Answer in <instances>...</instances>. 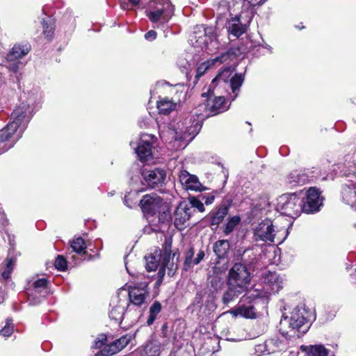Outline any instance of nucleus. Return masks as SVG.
Listing matches in <instances>:
<instances>
[{
	"instance_id": "1",
	"label": "nucleus",
	"mask_w": 356,
	"mask_h": 356,
	"mask_svg": "<svg viewBox=\"0 0 356 356\" xmlns=\"http://www.w3.org/2000/svg\"><path fill=\"white\" fill-rule=\"evenodd\" d=\"M167 128L166 131H161L160 136L165 140H169L171 148L177 151L184 149L192 141L200 129V124L188 116L176 125L170 124Z\"/></svg>"
},
{
	"instance_id": "2",
	"label": "nucleus",
	"mask_w": 356,
	"mask_h": 356,
	"mask_svg": "<svg viewBox=\"0 0 356 356\" xmlns=\"http://www.w3.org/2000/svg\"><path fill=\"white\" fill-rule=\"evenodd\" d=\"M312 314L305 307H296L289 316L284 314L280 322V332L285 337H300L308 328Z\"/></svg>"
},
{
	"instance_id": "3",
	"label": "nucleus",
	"mask_w": 356,
	"mask_h": 356,
	"mask_svg": "<svg viewBox=\"0 0 356 356\" xmlns=\"http://www.w3.org/2000/svg\"><path fill=\"white\" fill-rule=\"evenodd\" d=\"M175 15V6L170 0H151L149 1L145 15L157 29H164Z\"/></svg>"
},
{
	"instance_id": "4",
	"label": "nucleus",
	"mask_w": 356,
	"mask_h": 356,
	"mask_svg": "<svg viewBox=\"0 0 356 356\" xmlns=\"http://www.w3.org/2000/svg\"><path fill=\"white\" fill-rule=\"evenodd\" d=\"M283 287V278L275 272H265L261 277V284L254 286L247 293L246 299L267 298L278 293Z\"/></svg>"
},
{
	"instance_id": "5",
	"label": "nucleus",
	"mask_w": 356,
	"mask_h": 356,
	"mask_svg": "<svg viewBox=\"0 0 356 356\" xmlns=\"http://www.w3.org/2000/svg\"><path fill=\"white\" fill-rule=\"evenodd\" d=\"M140 208L145 214L154 215L159 213V220L162 223L171 219V213L168 204L156 193L145 195L140 201Z\"/></svg>"
},
{
	"instance_id": "6",
	"label": "nucleus",
	"mask_w": 356,
	"mask_h": 356,
	"mask_svg": "<svg viewBox=\"0 0 356 356\" xmlns=\"http://www.w3.org/2000/svg\"><path fill=\"white\" fill-rule=\"evenodd\" d=\"M151 280L143 274L139 273L129 285V298L130 302L136 306H141L149 296L148 285Z\"/></svg>"
},
{
	"instance_id": "7",
	"label": "nucleus",
	"mask_w": 356,
	"mask_h": 356,
	"mask_svg": "<svg viewBox=\"0 0 356 356\" xmlns=\"http://www.w3.org/2000/svg\"><path fill=\"white\" fill-rule=\"evenodd\" d=\"M302 203V197L296 193L283 194L278 199L277 208L282 214L296 218L303 212Z\"/></svg>"
},
{
	"instance_id": "8",
	"label": "nucleus",
	"mask_w": 356,
	"mask_h": 356,
	"mask_svg": "<svg viewBox=\"0 0 356 356\" xmlns=\"http://www.w3.org/2000/svg\"><path fill=\"white\" fill-rule=\"evenodd\" d=\"M281 231L276 229L273 221L266 218L259 222L254 229V238L256 241L264 243H275V238L280 243L286 237V234L283 238L278 237Z\"/></svg>"
},
{
	"instance_id": "9",
	"label": "nucleus",
	"mask_w": 356,
	"mask_h": 356,
	"mask_svg": "<svg viewBox=\"0 0 356 356\" xmlns=\"http://www.w3.org/2000/svg\"><path fill=\"white\" fill-rule=\"evenodd\" d=\"M229 74L230 71L229 70H224L219 73L212 81L210 88H212L213 90H215L217 86L219 88L225 87V86H229L233 94V95H230V98L234 100L238 96L240 88L244 81V76L242 74H236L231 78L229 82H228L227 78L229 76ZM213 92L214 91H213Z\"/></svg>"
},
{
	"instance_id": "10",
	"label": "nucleus",
	"mask_w": 356,
	"mask_h": 356,
	"mask_svg": "<svg viewBox=\"0 0 356 356\" xmlns=\"http://www.w3.org/2000/svg\"><path fill=\"white\" fill-rule=\"evenodd\" d=\"M156 140V138L154 135L143 134L136 143L131 141L130 145L140 161L148 162L153 160V147Z\"/></svg>"
},
{
	"instance_id": "11",
	"label": "nucleus",
	"mask_w": 356,
	"mask_h": 356,
	"mask_svg": "<svg viewBox=\"0 0 356 356\" xmlns=\"http://www.w3.org/2000/svg\"><path fill=\"white\" fill-rule=\"evenodd\" d=\"M205 101L207 103L198 105L195 113L200 120L224 112L227 109V102L222 96L214 97L213 99L210 96Z\"/></svg>"
},
{
	"instance_id": "12",
	"label": "nucleus",
	"mask_w": 356,
	"mask_h": 356,
	"mask_svg": "<svg viewBox=\"0 0 356 356\" xmlns=\"http://www.w3.org/2000/svg\"><path fill=\"white\" fill-rule=\"evenodd\" d=\"M24 130L19 129L15 122H9L0 130V154L8 151L22 137Z\"/></svg>"
},
{
	"instance_id": "13",
	"label": "nucleus",
	"mask_w": 356,
	"mask_h": 356,
	"mask_svg": "<svg viewBox=\"0 0 356 356\" xmlns=\"http://www.w3.org/2000/svg\"><path fill=\"white\" fill-rule=\"evenodd\" d=\"M250 281V274L246 267L241 264H236L229 273L228 284L245 291Z\"/></svg>"
},
{
	"instance_id": "14",
	"label": "nucleus",
	"mask_w": 356,
	"mask_h": 356,
	"mask_svg": "<svg viewBox=\"0 0 356 356\" xmlns=\"http://www.w3.org/2000/svg\"><path fill=\"white\" fill-rule=\"evenodd\" d=\"M302 199V210L306 213L317 212L323 205V197L319 190L315 187L309 188L305 193Z\"/></svg>"
},
{
	"instance_id": "15",
	"label": "nucleus",
	"mask_w": 356,
	"mask_h": 356,
	"mask_svg": "<svg viewBox=\"0 0 356 356\" xmlns=\"http://www.w3.org/2000/svg\"><path fill=\"white\" fill-rule=\"evenodd\" d=\"M47 280L40 278L33 282L31 286L27 289L29 304L36 305L47 294Z\"/></svg>"
},
{
	"instance_id": "16",
	"label": "nucleus",
	"mask_w": 356,
	"mask_h": 356,
	"mask_svg": "<svg viewBox=\"0 0 356 356\" xmlns=\"http://www.w3.org/2000/svg\"><path fill=\"white\" fill-rule=\"evenodd\" d=\"M31 117L32 111L30 104L22 102L13 111L10 122H15L19 129L24 131Z\"/></svg>"
},
{
	"instance_id": "17",
	"label": "nucleus",
	"mask_w": 356,
	"mask_h": 356,
	"mask_svg": "<svg viewBox=\"0 0 356 356\" xmlns=\"http://www.w3.org/2000/svg\"><path fill=\"white\" fill-rule=\"evenodd\" d=\"M192 214L191 208L186 202L180 203L174 213V224L179 230L184 229L189 223L188 220Z\"/></svg>"
},
{
	"instance_id": "18",
	"label": "nucleus",
	"mask_w": 356,
	"mask_h": 356,
	"mask_svg": "<svg viewBox=\"0 0 356 356\" xmlns=\"http://www.w3.org/2000/svg\"><path fill=\"white\" fill-rule=\"evenodd\" d=\"M142 177L146 184L150 188H155L161 186L166 177V172L164 169L157 168L153 170H144Z\"/></svg>"
},
{
	"instance_id": "19",
	"label": "nucleus",
	"mask_w": 356,
	"mask_h": 356,
	"mask_svg": "<svg viewBox=\"0 0 356 356\" xmlns=\"http://www.w3.org/2000/svg\"><path fill=\"white\" fill-rule=\"evenodd\" d=\"M179 179L181 185L186 190L201 191L204 189L198 178L195 175L189 174L185 170L179 172Z\"/></svg>"
},
{
	"instance_id": "20",
	"label": "nucleus",
	"mask_w": 356,
	"mask_h": 356,
	"mask_svg": "<svg viewBox=\"0 0 356 356\" xmlns=\"http://www.w3.org/2000/svg\"><path fill=\"white\" fill-rule=\"evenodd\" d=\"M131 336L124 335L113 342L105 346L102 350V355H112L122 350L130 342Z\"/></svg>"
},
{
	"instance_id": "21",
	"label": "nucleus",
	"mask_w": 356,
	"mask_h": 356,
	"mask_svg": "<svg viewBox=\"0 0 356 356\" xmlns=\"http://www.w3.org/2000/svg\"><path fill=\"white\" fill-rule=\"evenodd\" d=\"M244 12L242 11L240 15H236L234 17L231 18L227 24L228 33L235 38H239L246 31V26L243 24L240 20Z\"/></svg>"
},
{
	"instance_id": "22",
	"label": "nucleus",
	"mask_w": 356,
	"mask_h": 356,
	"mask_svg": "<svg viewBox=\"0 0 356 356\" xmlns=\"http://www.w3.org/2000/svg\"><path fill=\"white\" fill-rule=\"evenodd\" d=\"M170 248L171 242H166L165 247L163 250V259L162 264L165 267V268H168V275L173 276L177 266V264H175L173 262L174 257H175V253H173L172 255H171Z\"/></svg>"
},
{
	"instance_id": "23",
	"label": "nucleus",
	"mask_w": 356,
	"mask_h": 356,
	"mask_svg": "<svg viewBox=\"0 0 356 356\" xmlns=\"http://www.w3.org/2000/svg\"><path fill=\"white\" fill-rule=\"evenodd\" d=\"M309 181V175L302 170H293L291 172L286 178V181L291 187L298 185H304Z\"/></svg>"
},
{
	"instance_id": "24",
	"label": "nucleus",
	"mask_w": 356,
	"mask_h": 356,
	"mask_svg": "<svg viewBox=\"0 0 356 356\" xmlns=\"http://www.w3.org/2000/svg\"><path fill=\"white\" fill-rule=\"evenodd\" d=\"M228 58L227 54H222L220 56H216L214 58L207 60L201 63L197 68L196 77H200L204 74L208 69L216 64H221L226 61Z\"/></svg>"
},
{
	"instance_id": "25",
	"label": "nucleus",
	"mask_w": 356,
	"mask_h": 356,
	"mask_svg": "<svg viewBox=\"0 0 356 356\" xmlns=\"http://www.w3.org/2000/svg\"><path fill=\"white\" fill-rule=\"evenodd\" d=\"M111 306L112 308L109 312V317L111 319L120 323L124 314V304L122 303V302L118 300V298H116L112 300Z\"/></svg>"
},
{
	"instance_id": "26",
	"label": "nucleus",
	"mask_w": 356,
	"mask_h": 356,
	"mask_svg": "<svg viewBox=\"0 0 356 356\" xmlns=\"http://www.w3.org/2000/svg\"><path fill=\"white\" fill-rule=\"evenodd\" d=\"M342 200L356 211V185L346 186L342 190Z\"/></svg>"
},
{
	"instance_id": "27",
	"label": "nucleus",
	"mask_w": 356,
	"mask_h": 356,
	"mask_svg": "<svg viewBox=\"0 0 356 356\" xmlns=\"http://www.w3.org/2000/svg\"><path fill=\"white\" fill-rule=\"evenodd\" d=\"M234 316H241L246 318H256L254 307L251 305H241L229 311Z\"/></svg>"
},
{
	"instance_id": "28",
	"label": "nucleus",
	"mask_w": 356,
	"mask_h": 356,
	"mask_svg": "<svg viewBox=\"0 0 356 356\" xmlns=\"http://www.w3.org/2000/svg\"><path fill=\"white\" fill-rule=\"evenodd\" d=\"M30 49L31 47L29 44H15L7 54L6 60L7 61L18 60L26 55L29 52Z\"/></svg>"
},
{
	"instance_id": "29",
	"label": "nucleus",
	"mask_w": 356,
	"mask_h": 356,
	"mask_svg": "<svg viewBox=\"0 0 356 356\" xmlns=\"http://www.w3.org/2000/svg\"><path fill=\"white\" fill-rule=\"evenodd\" d=\"M156 107L159 114L165 115L176 109L177 104L168 97H163L157 101Z\"/></svg>"
},
{
	"instance_id": "30",
	"label": "nucleus",
	"mask_w": 356,
	"mask_h": 356,
	"mask_svg": "<svg viewBox=\"0 0 356 356\" xmlns=\"http://www.w3.org/2000/svg\"><path fill=\"white\" fill-rule=\"evenodd\" d=\"M300 350L307 356H327V350L322 345L301 346Z\"/></svg>"
},
{
	"instance_id": "31",
	"label": "nucleus",
	"mask_w": 356,
	"mask_h": 356,
	"mask_svg": "<svg viewBox=\"0 0 356 356\" xmlns=\"http://www.w3.org/2000/svg\"><path fill=\"white\" fill-rule=\"evenodd\" d=\"M230 248L229 242L227 240H218L213 244V252L218 258L225 257Z\"/></svg>"
},
{
	"instance_id": "32",
	"label": "nucleus",
	"mask_w": 356,
	"mask_h": 356,
	"mask_svg": "<svg viewBox=\"0 0 356 356\" xmlns=\"http://www.w3.org/2000/svg\"><path fill=\"white\" fill-rule=\"evenodd\" d=\"M228 213V208L222 206L218 209L209 215L211 225L218 226L225 218Z\"/></svg>"
},
{
	"instance_id": "33",
	"label": "nucleus",
	"mask_w": 356,
	"mask_h": 356,
	"mask_svg": "<svg viewBox=\"0 0 356 356\" xmlns=\"http://www.w3.org/2000/svg\"><path fill=\"white\" fill-rule=\"evenodd\" d=\"M244 291L239 290V288L229 285V288L227 291L224 293L222 297V302L225 305L229 304L233 301L236 297L242 293Z\"/></svg>"
},
{
	"instance_id": "34",
	"label": "nucleus",
	"mask_w": 356,
	"mask_h": 356,
	"mask_svg": "<svg viewBox=\"0 0 356 356\" xmlns=\"http://www.w3.org/2000/svg\"><path fill=\"white\" fill-rule=\"evenodd\" d=\"M162 309L161 304L159 301H155L149 307V316L147 320V325H151L156 319Z\"/></svg>"
},
{
	"instance_id": "35",
	"label": "nucleus",
	"mask_w": 356,
	"mask_h": 356,
	"mask_svg": "<svg viewBox=\"0 0 356 356\" xmlns=\"http://www.w3.org/2000/svg\"><path fill=\"white\" fill-rule=\"evenodd\" d=\"M43 33L48 39H51L54 33V22L50 17L42 21Z\"/></svg>"
},
{
	"instance_id": "36",
	"label": "nucleus",
	"mask_w": 356,
	"mask_h": 356,
	"mask_svg": "<svg viewBox=\"0 0 356 356\" xmlns=\"http://www.w3.org/2000/svg\"><path fill=\"white\" fill-rule=\"evenodd\" d=\"M15 260L12 258H6L5 265L2 268L1 277L7 280L10 277V275L15 266Z\"/></svg>"
},
{
	"instance_id": "37",
	"label": "nucleus",
	"mask_w": 356,
	"mask_h": 356,
	"mask_svg": "<svg viewBox=\"0 0 356 356\" xmlns=\"http://www.w3.org/2000/svg\"><path fill=\"white\" fill-rule=\"evenodd\" d=\"M159 345L153 342H149L145 346L142 356H159Z\"/></svg>"
},
{
	"instance_id": "38",
	"label": "nucleus",
	"mask_w": 356,
	"mask_h": 356,
	"mask_svg": "<svg viewBox=\"0 0 356 356\" xmlns=\"http://www.w3.org/2000/svg\"><path fill=\"white\" fill-rule=\"evenodd\" d=\"M266 0H244L243 3V9L246 8L248 17H250L248 22L250 21L253 15V8L257 5L264 3Z\"/></svg>"
},
{
	"instance_id": "39",
	"label": "nucleus",
	"mask_w": 356,
	"mask_h": 356,
	"mask_svg": "<svg viewBox=\"0 0 356 356\" xmlns=\"http://www.w3.org/2000/svg\"><path fill=\"white\" fill-rule=\"evenodd\" d=\"M218 17V21L220 20L223 17L226 16L227 13L232 15L231 8L228 2L226 0H221L218 6L217 9Z\"/></svg>"
},
{
	"instance_id": "40",
	"label": "nucleus",
	"mask_w": 356,
	"mask_h": 356,
	"mask_svg": "<svg viewBox=\"0 0 356 356\" xmlns=\"http://www.w3.org/2000/svg\"><path fill=\"white\" fill-rule=\"evenodd\" d=\"M70 246L73 251L78 254L83 253L86 248L85 241L81 237H78L72 240Z\"/></svg>"
},
{
	"instance_id": "41",
	"label": "nucleus",
	"mask_w": 356,
	"mask_h": 356,
	"mask_svg": "<svg viewBox=\"0 0 356 356\" xmlns=\"http://www.w3.org/2000/svg\"><path fill=\"white\" fill-rule=\"evenodd\" d=\"M146 264L145 268L147 271H154L157 269L160 259L159 256L149 255L145 257Z\"/></svg>"
},
{
	"instance_id": "42",
	"label": "nucleus",
	"mask_w": 356,
	"mask_h": 356,
	"mask_svg": "<svg viewBox=\"0 0 356 356\" xmlns=\"http://www.w3.org/2000/svg\"><path fill=\"white\" fill-rule=\"evenodd\" d=\"M194 256V249L193 248H190L188 251L185 252V260L184 264V270H188V269L193 268L195 265H196L195 262V259H193Z\"/></svg>"
},
{
	"instance_id": "43",
	"label": "nucleus",
	"mask_w": 356,
	"mask_h": 356,
	"mask_svg": "<svg viewBox=\"0 0 356 356\" xmlns=\"http://www.w3.org/2000/svg\"><path fill=\"white\" fill-rule=\"evenodd\" d=\"M241 221V218L238 216H234L231 218L223 230V232L225 235H229L231 234L235 227L239 224Z\"/></svg>"
},
{
	"instance_id": "44",
	"label": "nucleus",
	"mask_w": 356,
	"mask_h": 356,
	"mask_svg": "<svg viewBox=\"0 0 356 356\" xmlns=\"http://www.w3.org/2000/svg\"><path fill=\"white\" fill-rule=\"evenodd\" d=\"M13 332L12 320L8 319L6 325L1 330L0 334L5 337H9Z\"/></svg>"
},
{
	"instance_id": "45",
	"label": "nucleus",
	"mask_w": 356,
	"mask_h": 356,
	"mask_svg": "<svg viewBox=\"0 0 356 356\" xmlns=\"http://www.w3.org/2000/svg\"><path fill=\"white\" fill-rule=\"evenodd\" d=\"M54 265L56 268L60 271L65 270L67 266V261L62 255H58L57 258L56 259Z\"/></svg>"
},
{
	"instance_id": "46",
	"label": "nucleus",
	"mask_w": 356,
	"mask_h": 356,
	"mask_svg": "<svg viewBox=\"0 0 356 356\" xmlns=\"http://www.w3.org/2000/svg\"><path fill=\"white\" fill-rule=\"evenodd\" d=\"M188 204L191 207V210L193 209V208H195L200 212H203L204 211V206L202 201L195 197L191 198L190 204Z\"/></svg>"
},
{
	"instance_id": "47",
	"label": "nucleus",
	"mask_w": 356,
	"mask_h": 356,
	"mask_svg": "<svg viewBox=\"0 0 356 356\" xmlns=\"http://www.w3.org/2000/svg\"><path fill=\"white\" fill-rule=\"evenodd\" d=\"M132 195L133 194L131 193H129L124 196V203L129 208H132L133 206L136 204L131 200Z\"/></svg>"
},
{
	"instance_id": "48",
	"label": "nucleus",
	"mask_w": 356,
	"mask_h": 356,
	"mask_svg": "<svg viewBox=\"0 0 356 356\" xmlns=\"http://www.w3.org/2000/svg\"><path fill=\"white\" fill-rule=\"evenodd\" d=\"M8 68L10 71L16 72L18 70L19 65L20 63L19 61H17V60H13V61H8Z\"/></svg>"
},
{
	"instance_id": "49",
	"label": "nucleus",
	"mask_w": 356,
	"mask_h": 356,
	"mask_svg": "<svg viewBox=\"0 0 356 356\" xmlns=\"http://www.w3.org/2000/svg\"><path fill=\"white\" fill-rule=\"evenodd\" d=\"M157 33L154 30H150L145 34V38L148 41H153L156 38Z\"/></svg>"
},
{
	"instance_id": "50",
	"label": "nucleus",
	"mask_w": 356,
	"mask_h": 356,
	"mask_svg": "<svg viewBox=\"0 0 356 356\" xmlns=\"http://www.w3.org/2000/svg\"><path fill=\"white\" fill-rule=\"evenodd\" d=\"M106 341V337L105 336H102L101 339L98 338L95 341V347L96 348H101Z\"/></svg>"
},
{
	"instance_id": "51",
	"label": "nucleus",
	"mask_w": 356,
	"mask_h": 356,
	"mask_svg": "<svg viewBox=\"0 0 356 356\" xmlns=\"http://www.w3.org/2000/svg\"><path fill=\"white\" fill-rule=\"evenodd\" d=\"M205 253L203 250H200L197 254L196 257L195 258V264L197 265L204 257Z\"/></svg>"
},
{
	"instance_id": "52",
	"label": "nucleus",
	"mask_w": 356,
	"mask_h": 356,
	"mask_svg": "<svg viewBox=\"0 0 356 356\" xmlns=\"http://www.w3.org/2000/svg\"><path fill=\"white\" fill-rule=\"evenodd\" d=\"M214 198H215L214 196L212 195H209L207 196L202 197V200L204 201V203L207 205L212 204L214 201Z\"/></svg>"
},
{
	"instance_id": "53",
	"label": "nucleus",
	"mask_w": 356,
	"mask_h": 356,
	"mask_svg": "<svg viewBox=\"0 0 356 356\" xmlns=\"http://www.w3.org/2000/svg\"><path fill=\"white\" fill-rule=\"evenodd\" d=\"M165 267L162 265V266L161 267V268L159 270V272H158V278H159V282H161L164 275H165Z\"/></svg>"
},
{
	"instance_id": "54",
	"label": "nucleus",
	"mask_w": 356,
	"mask_h": 356,
	"mask_svg": "<svg viewBox=\"0 0 356 356\" xmlns=\"http://www.w3.org/2000/svg\"><path fill=\"white\" fill-rule=\"evenodd\" d=\"M0 224L3 226L7 225V220L3 213H0Z\"/></svg>"
},
{
	"instance_id": "55",
	"label": "nucleus",
	"mask_w": 356,
	"mask_h": 356,
	"mask_svg": "<svg viewBox=\"0 0 356 356\" xmlns=\"http://www.w3.org/2000/svg\"><path fill=\"white\" fill-rule=\"evenodd\" d=\"M274 343H275L274 339H269V340L266 341V346L267 347H271L273 345H274Z\"/></svg>"
},
{
	"instance_id": "56",
	"label": "nucleus",
	"mask_w": 356,
	"mask_h": 356,
	"mask_svg": "<svg viewBox=\"0 0 356 356\" xmlns=\"http://www.w3.org/2000/svg\"><path fill=\"white\" fill-rule=\"evenodd\" d=\"M141 0H129V1L134 6L139 4Z\"/></svg>"
},
{
	"instance_id": "57",
	"label": "nucleus",
	"mask_w": 356,
	"mask_h": 356,
	"mask_svg": "<svg viewBox=\"0 0 356 356\" xmlns=\"http://www.w3.org/2000/svg\"><path fill=\"white\" fill-rule=\"evenodd\" d=\"M167 327H168L167 324H163V325H162V330H163V331L164 330H165Z\"/></svg>"
},
{
	"instance_id": "58",
	"label": "nucleus",
	"mask_w": 356,
	"mask_h": 356,
	"mask_svg": "<svg viewBox=\"0 0 356 356\" xmlns=\"http://www.w3.org/2000/svg\"><path fill=\"white\" fill-rule=\"evenodd\" d=\"M127 5L126 3H124V4H122V5H121V6H122V8L123 9H126V8H127Z\"/></svg>"
},
{
	"instance_id": "59",
	"label": "nucleus",
	"mask_w": 356,
	"mask_h": 356,
	"mask_svg": "<svg viewBox=\"0 0 356 356\" xmlns=\"http://www.w3.org/2000/svg\"><path fill=\"white\" fill-rule=\"evenodd\" d=\"M277 349H276V348H272V349L270 350V351H271V352H275V351H277Z\"/></svg>"
},
{
	"instance_id": "60",
	"label": "nucleus",
	"mask_w": 356,
	"mask_h": 356,
	"mask_svg": "<svg viewBox=\"0 0 356 356\" xmlns=\"http://www.w3.org/2000/svg\"><path fill=\"white\" fill-rule=\"evenodd\" d=\"M236 4L239 5L240 3L238 2H233V5L235 6Z\"/></svg>"
},
{
	"instance_id": "61",
	"label": "nucleus",
	"mask_w": 356,
	"mask_h": 356,
	"mask_svg": "<svg viewBox=\"0 0 356 356\" xmlns=\"http://www.w3.org/2000/svg\"><path fill=\"white\" fill-rule=\"evenodd\" d=\"M202 97H207L206 93H203V94H202Z\"/></svg>"
},
{
	"instance_id": "62",
	"label": "nucleus",
	"mask_w": 356,
	"mask_h": 356,
	"mask_svg": "<svg viewBox=\"0 0 356 356\" xmlns=\"http://www.w3.org/2000/svg\"><path fill=\"white\" fill-rule=\"evenodd\" d=\"M127 273H129L131 275V273L129 272V270H128L127 268Z\"/></svg>"
},
{
	"instance_id": "63",
	"label": "nucleus",
	"mask_w": 356,
	"mask_h": 356,
	"mask_svg": "<svg viewBox=\"0 0 356 356\" xmlns=\"http://www.w3.org/2000/svg\"><path fill=\"white\" fill-rule=\"evenodd\" d=\"M126 286H127L129 287L128 284H126Z\"/></svg>"
}]
</instances>
